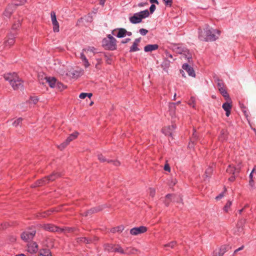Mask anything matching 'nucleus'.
I'll return each instance as SVG.
<instances>
[{"label":"nucleus","mask_w":256,"mask_h":256,"mask_svg":"<svg viewBox=\"0 0 256 256\" xmlns=\"http://www.w3.org/2000/svg\"><path fill=\"white\" fill-rule=\"evenodd\" d=\"M220 34V31L218 30L210 29L209 26H206L204 30L198 28V38L204 42H214L216 40Z\"/></svg>","instance_id":"1"},{"label":"nucleus","mask_w":256,"mask_h":256,"mask_svg":"<svg viewBox=\"0 0 256 256\" xmlns=\"http://www.w3.org/2000/svg\"><path fill=\"white\" fill-rule=\"evenodd\" d=\"M4 80L8 81L14 90L24 88V82L16 72L7 73L4 74Z\"/></svg>","instance_id":"2"},{"label":"nucleus","mask_w":256,"mask_h":256,"mask_svg":"<svg viewBox=\"0 0 256 256\" xmlns=\"http://www.w3.org/2000/svg\"><path fill=\"white\" fill-rule=\"evenodd\" d=\"M62 176V174L59 172H54L52 174L45 176L42 179L37 180L34 186V187L40 186L49 183L50 182H53L55 180L60 178Z\"/></svg>","instance_id":"3"},{"label":"nucleus","mask_w":256,"mask_h":256,"mask_svg":"<svg viewBox=\"0 0 256 256\" xmlns=\"http://www.w3.org/2000/svg\"><path fill=\"white\" fill-rule=\"evenodd\" d=\"M149 16V11L148 10H146L134 14L132 16L129 18V20L132 24H136L142 22L143 18H146Z\"/></svg>","instance_id":"4"},{"label":"nucleus","mask_w":256,"mask_h":256,"mask_svg":"<svg viewBox=\"0 0 256 256\" xmlns=\"http://www.w3.org/2000/svg\"><path fill=\"white\" fill-rule=\"evenodd\" d=\"M116 39L110 34H108L107 38L102 40V46L106 50H114L116 49Z\"/></svg>","instance_id":"5"},{"label":"nucleus","mask_w":256,"mask_h":256,"mask_svg":"<svg viewBox=\"0 0 256 256\" xmlns=\"http://www.w3.org/2000/svg\"><path fill=\"white\" fill-rule=\"evenodd\" d=\"M36 234V228L31 227L24 231L20 234V238L25 242H29L32 240Z\"/></svg>","instance_id":"6"},{"label":"nucleus","mask_w":256,"mask_h":256,"mask_svg":"<svg viewBox=\"0 0 256 256\" xmlns=\"http://www.w3.org/2000/svg\"><path fill=\"white\" fill-rule=\"evenodd\" d=\"M214 80L217 83V87L220 93L225 99L229 100L230 96L226 90V87L223 80L218 77L214 78Z\"/></svg>","instance_id":"7"},{"label":"nucleus","mask_w":256,"mask_h":256,"mask_svg":"<svg viewBox=\"0 0 256 256\" xmlns=\"http://www.w3.org/2000/svg\"><path fill=\"white\" fill-rule=\"evenodd\" d=\"M41 228L46 230L52 232H63L64 231V228H62L51 224H43L41 226Z\"/></svg>","instance_id":"8"},{"label":"nucleus","mask_w":256,"mask_h":256,"mask_svg":"<svg viewBox=\"0 0 256 256\" xmlns=\"http://www.w3.org/2000/svg\"><path fill=\"white\" fill-rule=\"evenodd\" d=\"M148 230V228L145 226H140L139 227H134L130 230V234L132 236H137L140 234H144Z\"/></svg>","instance_id":"9"},{"label":"nucleus","mask_w":256,"mask_h":256,"mask_svg":"<svg viewBox=\"0 0 256 256\" xmlns=\"http://www.w3.org/2000/svg\"><path fill=\"white\" fill-rule=\"evenodd\" d=\"M52 22L53 26V30L55 32H58L60 31V26L56 20V14L54 11L50 12Z\"/></svg>","instance_id":"10"},{"label":"nucleus","mask_w":256,"mask_h":256,"mask_svg":"<svg viewBox=\"0 0 256 256\" xmlns=\"http://www.w3.org/2000/svg\"><path fill=\"white\" fill-rule=\"evenodd\" d=\"M16 36V32H14L13 33L10 32L8 36L7 40L4 42V46L8 47L12 46L15 42V38Z\"/></svg>","instance_id":"11"},{"label":"nucleus","mask_w":256,"mask_h":256,"mask_svg":"<svg viewBox=\"0 0 256 256\" xmlns=\"http://www.w3.org/2000/svg\"><path fill=\"white\" fill-rule=\"evenodd\" d=\"M176 128V125L172 124L171 126H168L163 128L162 130V132L166 136H172V132H174Z\"/></svg>","instance_id":"12"},{"label":"nucleus","mask_w":256,"mask_h":256,"mask_svg":"<svg viewBox=\"0 0 256 256\" xmlns=\"http://www.w3.org/2000/svg\"><path fill=\"white\" fill-rule=\"evenodd\" d=\"M28 252L30 254H36L38 250V244L35 242L28 243L27 245Z\"/></svg>","instance_id":"13"},{"label":"nucleus","mask_w":256,"mask_h":256,"mask_svg":"<svg viewBox=\"0 0 256 256\" xmlns=\"http://www.w3.org/2000/svg\"><path fill=\"white\" fill-rule=\"evenodd\" d=\"M182 68L183 70H185L188 72L190 76L194 78L196 76L195 72L194 71L193 68H192L188 64L186 63L183 64L182 66Z\"/></svg>","instance_id":"14"},{"label":"nucleus","mask_w":256,"mask_h":256,"mask_svg":"<svg viewBox=\"0 0 256 256\" xmlns=\"http://www.w3.org/2000/svg\"><path fill=\"white\" fill-rule=\"evenodd\" d=\"M226 248V246H221L218 250H216L214 252L212 256H223L227 250Z\"/></svg>","instance_id":"15"},{"label":"nucleus","mask_w":256,"mask_h":256,"mask_svg":"<svg viewBox=\"0 0 256 256\" xmlns=\"http://www.w3.org/2000/svg\"><path fill=\"white\" fill-rule=\"evenodd\" d=\"M176 195L174 194H168L166 196L164 202L166 206H168L170 202H174Z\"/></svg>","instance_id":"16"},{"label":"nucleus","mask_w":256,"mask_h":256,"mask_svg":"<svg viewBox=\"0 0 256 256\" xmlns=\"http://www.w3.org/2000/svg\"><path fill=\"white\" fill-rule=\"evenodd\" d=\"M102 210L100 206L92 208L82 214V215L84 216H86L92 214L97 212L100 211Z\"/></svg>","instance_id":"17"},{"label":"nucleus","mask_w":256,"mask_h":256,"mask_svg":"<svg viewBox=\"0 0 256 256\" xmlns=\"http://www.w3.org/2000/svg\"><path fill=\"white\" fill-rule=\"evenodd\" d=\"M222 108L226 111V114L228 116L230 114L232 106L230 103L226 102L222 104Z\"/></svg>","instance_id":"18"},{"label":"nucleus","mask_w":256,"mask_h":256,"mask_svg":"<svg viewBox=\"0 0 256 256\" xmlns=\"http://www.w3.org/2000/svg\"><path fill=\"white\" fill-rule=\"evenodd\" d=\"M84 52H86L83 50H82L80 55V58L83 62L84 67L87 68L90 66V64L88 62V60L86 58Z\"/></svg>","instance_id":"19"},{"label":"nucleus","mask_w":256,"mask_h":256,"mask_svg":"<svg viewBox=\"0 0 256 256\" xmlns=\"http://www.w3.org/2000/svg\"><path fill=\"white\" fill-rule=\"evenodd\" d=\"M140 39L141 38H136L134 40L132 45L130 48V52H136V51H138L140 50V49L138 47V43L140 41Z\"/></svg>","instance_id":"20"},{"label":"nucleus","mask_w":256,"mask_h":256,"mask_svg":"<svg viewBox=\"0 0 256 256\" xmlns=\"http://www.w3.org/2000/svg\"><path fill=\"white\" fill-rule=\"evenodd\" d=\"M116 30H118V32L115 36L118 38H124L126 36V30L124 28H117ZM116 30H114V31H116ZM113 34H114L113 33Z\"/></svg>","instance_id":"21"},{"label":"nucleus","mask_w":256,"mask_h":256,"mask_svg":"<svg viewBox=\"0 0 256 256\" xmlns=\"http://www.w3.org/2000/svg\"><path fill=\"white\" fill-rule=\"evenodd\" d=\"M158 44H148L144 47V50L146 52H152L158 50Z\"/></svg>","instance_id":"22"},{"label":"nucleus","mask_w":256,"mask_h":256,"mask_svg":"<svg viewBox=\"0 0 256 256\" xmlns=\"http://www.w3.org/2000/svg\"><path fill=\"white\" fill-rule=\"evenodd\" d=\"M46 80L50 88H53L55 87L56 82V78L54 77L46 78Z\"/></svg>","instance_id":"23"},{"label":"nucleus","mask_w":256,"mask_h":256,"mask_svg":"<svg viewBox=\"0 0 256 256\" xmlns=\"http://www.w3.org/2000/svg\"><path fill=\"white\" fill-rule=\"evenodd\" d=\"M38 256H52L50 250L48 248L40 249L39 251Z\"/></svg>","instance_id":"24"},{"label":"nucleus","mask_w":256,"mask_h":256,"mask_svg":"<svg viewBox=\"0 0 256 256\" xmlns=\"http://www.w3.org/2000/svg\"><path fill=\"white\" fill-rule=\"evenodd\" d=\"M76 242L78 244H89L91 242V240L86 237H80L76 238Z\"/></svg>","instance_id":"25"},{"label":"nucleus","mask_w":256,"mask_h":256,"mask_svg":"<svg viewBox=\"0 0 256 256\" xmlns=\"http://www.w3.org/2000/svg\"><path fill=\"white\" fill-rule=\"evenodd\" d=\"M124 230V226L122 225L118 226L116 227L112 228L110 230L112 233L114 234L116 232H121Z\"/></svg>","instance_id":"26"},{"label":"nucleus","mask_w":256,"mask_h":256,"mask_svg":"<svg viewBox=\"0 0 256 256\" xmlns=\"http://www.w3.org/2000/svg\"><path fill=\"white\" fill-rule=\"evenodd\" d=\"M104 248L105 250L108 252H113L114 250V245L111 244H104Z\"/></svg>","instance_id":"27"},{"label":"nucleus","mask_w":256,"mask_h":256,"mask_svg":"<svg viewBox=\"0 0 256 256\" xmlns=\"http://www.w3.org/2000/svg\"><path fill=\"white\" fill-rule=\"evenodd\" d=\"M226 172L227 173L229 174H232L233 175H235L237 174L235 166L232 165H229L226 168Z\"/></svg>","instance_id":"28"},{"label":"nucleus","mask_w":256,"mask_h":256,"mask_svg":"<svg viewBox=\"0 0 256 256\" xmlns=\"http://www.w3.org/2000/svg\"><path fill=\"white\" fill-rule=\"evenodd\" d=\"M78 132H74L72 134H70L67 138L66 140L67 141V142L70 144V142L71 141L75 140L78 137Z\"/></svg>","instance_id":"29"},{"label":"nucleus","mask_w":256,"mask_h":256,"mask_svg":"<svg viewBox=\"0 0 256 256\" xmlns=\"http://www.w3.org/2000/svg\"><path fill=\"white\" fill-rule=\"evenodd\" d=\"M60 210L56 208H52L50 210H48L47 211L44 212L41 214V216L43 218H45L48 216L50 215L52 212H58Z\"/></svg>","instance_id":"30"},{"label":"nucleus","mask_w":256,"mask_h":256,"mask_svg":"<svg viewBox=\"0 0 256 256\" xmlns=\"http://www.w3.org/2000/svg\"><path fill=\"white\" fill-rule=\"evenodd\" d=\"M193 130H194V132H193L192 136L190 138V142L192 144H194L195 142L198 139V134H197L196 130L194 129Z\"/></svg>","instance_id":"31"},{"label":"nucleus","mask_w":256,"mask_h":256,"mask_svg":"<svg viewBox=\"0 0 256 256\" xmlns=\"http://www.w3.org/2000/svg\"><path fill=\"white\" fill-rule=\"evenodd\" d=\"M176 244V241H172L167 244L164 245V247L168 250L167 248H173Z\"/></svg>","instance_id":"32"},{"label":"nucleus","mask_w":256,"mask_h":256,"mask_svg":"<svg viewBox=\"0 0 256 256\" xmlns=\"http://www.w3.org/2000/svg\"><path fill=\"white\" fill-rule=\"evenodd\" d=\"M69 144V143H68L67 142V141L65 140L64 142H62V144H60V145H58V149H60V150H63L64 149L66 146Z\"/></svg>","instance_id":"33"},{"label":"nucleus","mask_w":256,"mask_h":256,"mask_svg":"<svg viewBox=\"0 0 256 256\" xmlns=\"http://www.w3.org/2000/svg\"><path fill=\"white\" fill-rule=\"evenodd\" d=\"M213 171L212 168L211 166H208L206 170L205 174L206 177H209L212 174Z\"/></svg>","instance_id":"34"},{"label":"nucleus","mask_w":256,"mask_h":256,"mask_svg":"<svg viewBox=\"0 0 256 256\" xmlns=\"http://www.w3.org/2000/svg\"><path fill=\"white\" fill-rule=\"evenodd\" d=\"M86 53H88V52H92L94 54H95L96 49L94 46H88L87 48L82 49Z\"/></svg>","instance_id":"35"},{"label":"nucleus","mask_w":256,"mask_h":256,"mask_svg":"<svg viewBox=\"0 0 256 256\" xmlns=\"http://www.w3.org/2000/svg\"><path fill=\"white\" fill-rule=\"evenodd\" d=\"M232 204V202L230 200H228L226 204V205L224 206V211H225L226 212H228V209L230 208Z\"/></svg>","instance_id":"36"},{"label":"nucleus","mask_w":256,"mask_h":256,"mask_svg":"<svg viewBox=\"0 0 256 256\" xmlns=\"http://www.w3.org/2000/svg\"><path fill=\"white\" fill-rule=\"evenodd\" d=\"M226 132L224 130H222L220 131V138L221 140H224L226 138Z\"/></svg>","instance_id":"37"},{"label":"nucleus","mask_w":256,"mask_h":256,"mask_svg":"<svg viewBox=\"0 0 256 256\" xmlns=\"http://www.w3.org/2000/svg\"><path fill=\"white\" fill-rule=\"evenodd\" d=\"M98 158L100 162H108V160L106 159L102 154H98Z\"/></svg>","instance_id":"38"},{"label":"nucleus","mask_w":256,"mask_h":256,"mask_svg":"<svg viewBox=\"0 0 256 256\" xmlns=\"http://www.w3.org/2000/svg\"><path fill=\"white\" fill-rule=\"evenodd\" d=\"M108 163L112 164L115 166H119L120 164V162L117 160H108Z\"/></svg>","instance_id":"39"},{"label":"nucleus","mask_w":256,"mask_h":256,"mask_svg":"<svg viewBox=\"0 0 256 256\" xmlns=\"http://www.w3.org/2000/svg\"><path fill=\"white\" fill-rule=\"evenodd\" d=\"M22 119L20 118L16 119L12 122V125L14 126H17L22 122Z\"/></svg>","instance_id":"40"},{"label":"nucleus","mask_w":256,"mask_h":256,"mask_svg":"<svg viewBox=\"0 0 256 256\" xmlns=\"http://www.w3.org/2000/svg\"><path fill=\"white\" fill-rule=\"evenodd\" d=\"M114 252H118L120 254L124 253L122 248L121 246H120L119 245H118L116 248H114Z\"/></svg>","instance_id":"41"},{"label":"nucleus","mask_w":256,"mask_h":256,"mask_svg":"<svg viewBox=\"0 0 256 256\" xmlns=\"http://www.w3.org/2000/svg\"><path fill=\"white\" fill-rule=\"evenodd\" d=\"M166 6H171L172 4V0H163Z\"/></svg>","instance_id":"42"},{"label":"nucleus","mask_w":256,"mask_h":256,"mask_svg":"<svg viewBox=\"0 0 256 256\" xmlns=\"http://www.w3.org/2000/svg\"><path fill=\"white\" fill-rule=\"evenodd\" d=\"M139 32L142 36H145L148 34V30L144 28H140L139 30Z\"/></svg>","instance_id":"43"},{"label":"nucleus","mask_w":256,"mask_h":256,"mask_svg":"<svg viewBox=\"0 0 256 256\" xmlns=\"http://www.w3.org/2000/svg\"><path fill=\"white\" fill-rule=\"evenodd\" d=\"M188 104L192 106V108H194L195 106V100L193 97L191 98L190 100L188 102Z\"/></svg>","instance_id":"44"},{"label":"nucleus","mask_w":256,"mask_h":256,"mask_svg":"<svg viewBox=\"0 0 256 256\" xmlns=\"http://www.w3.org/2000/svg\"><path fill=\"white\" fill-rule=\"evenodd\" d=\"M150 195L152 197H154L156 194V190L154 188H150Z\"/></svg>","instance_id":"45"},{"label":"nucleus","mask_w":256,"mask_h":256,"mask_svg":"<svg viewBox=\"0 0 256 256\" xmlns=\"http://www.w3.org/2000/svg\"><path fill=\"white\" fill-rule=\"evenodd\" d=\"M156 9V6L154 4H152L150 8V14H152Z\"/></svg>","instance_id":"46"},{"label":"nucleus","mask_w":256,"mask_h":256,"mask_svg":"<svg viewBox=\"0 0 256 256\" xmlns=\"http://www.w3.org/2000/svg\"><path fill=\"white\" fill-rule=\"evenodd\" d=\"M63 228L64 229V231L63 232H73L74 230V228L70 227H65L64 228Z\"/></svg>","instance_id":"47"},{"label":"nucleus","mask_w":256,"mask_h":256,"mask_svg":"<svg viewBox=\"0 0 256 256\" xmlns=\"http://www.w3.org/2000/svg\"><path fill=\"white\" fill-rule=\"evenodd\" d=\"M164 54H165L166 57V58H170L171 59H172L173 60H174V59L173 58L172 55L171 54H170L169 52H168V51H166L164 52Z\"/></svg>","instance_id":"48"},{"label":"nucleus","mask_w":256,"mask_h":256,"mask_svg":"<svg viewBox=\"0 0 256 256\" xmlns=\"http://www.w3.org/2000/svg\"><path fill=\"white\" fill-rule=\"evenodd\" d=\"M12 14V12L8 10V9H6L4 12V14L7 16L10 17Z\"/></svg>","instance_id":"49"},{"label":"nucleus","mask_w":256,"mask_h":256,"mask_svg":"<svg viewBox=\"0 0 256 256\" xmlns=\"http://www.w3.org/2000/svg\"><path fill=\"white\" fill-rule=\"evenodd\" d=\"M180 102L178 101V102H176V103H174V102L170 103L169 104V108H170L172 109V108H174V109L175 108V105L176 104H178Z\"/></svg>","instance_id":"50"},{"label":"nucleus","mask_w":256,"mask_h":256,"mask_svg":"<svg viewBox=\"0 0 256 256\" xmlns=\"http://www.w3.org/2000/svg\"><path fill=\"white\" fill-rule=\"evenodd\" d=\"M75 72L73 74V76L75 77V75L78 77L80 76L81 74V72H83L82 70H74Z\"/></svg>","instance_id":"51"},{"label":"nucleus","mask_w":256,"mask_h":256,"mask_svg":"<svg viewBox=\"0 0 256 256\" xmlns=\"http://www.w3.org/2000/svg\"><path fill=\"white\" fill-rule=\"evenodd\" d=\"M224 196V192H222L218 196L216 197V199L217 200H220L222 198H223Z\"/></svg>","instance_id":"52"},{"label":"nucleus","mask_w":256,"mask_h":256,"mask_svg":"<svg viewBox=\"0 0 256 256\" xmlns=\"http://www.w3.org/2000/svg\"><path fill=\"white\" fill-rule=\"evenodd\" d=\"M242 164L240 163L238 164L236 166H235V168L237 174H238L240 172Z\"/></svg>","instance_id":"53"},{"label":"nucleus","mask_w":256,"mask_h":256,"mask_svg":"<svg viewBox=\"0 0 256 256\" xmlns=\"http://www.w3.org/2000/svg\"><path fill=\"white\" fill-rule=\"evenodd\" d=\"M87 95L88 93L82 92L80 94L79 98L81 99H84L87 96Z\"/></svg>","instance_id":"54"},{"label":"nucleus","mask_w":256,"mask_h":256,"mask_svg":"<svg viewBox=\"0 0 256 256\" xmlns=\"http://www.w3.org/2000/svg\"><path fill=\"white\" fill-rule=\"evenodd\" d=\"M249 185L252 188H254V182L253 180H250Z\"/></svg>","instance_id":"55"},{"label":"nucleus","mask_w":256,"mask_h":256,"mask_svg":"<svg viewBox=\"0 0 256 256\" xmlns=\"http://www.w3.org/2000/svg\"><path fill=\"white\" fill-rule=\"evenodd\" d=\"M20 26V23L19 22H18V23L14 24H13V26H12V29L16 30V29L18 28Z\"/></svg>","instance_id":"56"},{"label":"nucleus","mask_w":256,"mask_h":256,"mask_svg":"<svg viewBox=\"0 0 256 256\" xmlns=\"http://www.w3.org/2000/svg\"><path fill=\"white\" fill-rule=\"evenodd\" d=\"M30 100L34 104H36L37 103V102H38V99L36 97H31L30 98Z\"/></svg>","instance_id":"57"},{"label":"nucleus","mask_w":256,"mask_h":256,"mask_svg":"<svg viewBox=\"0 0 256 256\" xmlns=\"http://www.w3.org/2000/svg\"><path fill=\"white\" fill-rule=\"evenodd\" d=\"M164 170L166 171L170 172V166L168 165V164H166L164 165Z\"/></svg>","instance_id":"58"},{"label":"nucleus","mask_w":256,"mask_h":256,"mask_svg":"<svg viewBox=\"0 0 256 256\" xmlns=\"http://www.w3.org/2000/svg\"><path fill=\"white\" fill-rule=\"evenodd\" d=\"M57 86H58V88H62V89H64L66 88L65 86L62 83L60 82H58L57 83Z\"/></svg>","instance_id":"59"},{"label":"nucleus","mask_w":256,"mask_h":256,"mask_svg":"<svg viewBox=\"0 0 256 256\" xmlns=\"http://www.w3.org/2000/svg\"><path fill=\"white\" fill-rule=\"evenodd\" d=\"M244 246H241L239 248L236 249L234 251V254H236V252H238L240 251V250H242L244 249Z\"/></svg>","instance_id":"60"},{"label":"nucleus","mask_w":256,"mask_h":256,"mask_svg":"<svg viewBox=\"0 0 256 256\" xmlns=\"http://www.w3.org/2000/svg\"><path fill=\"white\" fill-rule=\"evenodd\" d=\"M26 2V0H20L19 3H16L15 4L16 5H22L24 4Z\"/></svg>","instance_id":"61"},{"label":"nucleus","mask_w":256,"mask_h":256,"mask_svg":"<svg viewBox=\"0 0 256 256\" xmlns=\"http://www.w3.org/2000/svg\"><path fill=\"white\" fill-rule=\"evenodd\" d=\"M244 222H245V220H240L238 222V226H242V225L244 224Z\"/></svg>","instance_id":"62"},{"label":"nucleus","mask_w":256,"mask_h":256,"mask_svg":"<svg viewBox=\"0 0 256 256\" xmlns=\"http://www.w3.org/2000/svg\"><path fill=\"white\" fill-rule=\"evenodd\" d=\"M148 4V3L147 2H140L139 4H138V6L139 7H142V6H144L146 5H147Z\"/></svg>","instance_id":"63"},{"label":"nucleus","mask_w":256,"mask_h":256,"mask_svg":"<svg viewBox=\"0 0 256 256\" xmlns=\"http://www.w3.org/2000/svg\"><path fill=\"white\" fill-rule=\"evenodd\" d=\"M235 175L232 174V176L228 178V180L231 182H232L235 180Z\"/></svg>","instance_id":"64"}]
</instances>
